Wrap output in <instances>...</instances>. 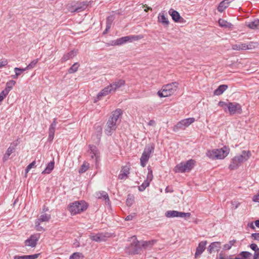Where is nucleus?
<instances>
[{"instance_id":"obj_43","label":"nucleus","mask_w":259,"mask_h":259,"mask_svg":"<svg viewBox=\"0 0 259 259\" xmlns=\"http://www.w3.org/2000/svg\"><path fill=\"white\" fill-rule=\"evenodd\" d=\"M257 45V42H249L247 45L245 44L246 50H251L255 48Z\"/></svg>"},{"instance_id":"obj_8","label":"nucleus","mask_w":259,"mask_h":259,"mask_svg":"<svg viewBox=\"0 0 259 259\" xmlns=\"http://www.w3.org/2000/svg\"><path fill=\"white\" fill-rule=\"evenodd\" d=\"M131 239L132 242L127 247V251L131 254H138L141 249L140 242L137 240L135 236L131 237Z\"/></svg>"},{"instance_id":"obj_23","label":"nucleus","mask_w":259,"mask_h":259,"mask_svg":"<svg viewBox=\"0 0 259 259\" xmlns=\"http://www.w3.org/2000/svg\"><path fill=\"white\" fill-rule=\"evenodd\" d=\"M233 1V0H224L221 2L218 7V11L223 12L229 6V4Z\"/></svg>"},{"instance_id":"obj_36","label":"nucleus","mask_w":259,"mask_h":259,"mask_svg":"<svg viewBox=\"0 0 259 259\" xmlns=\"http://www.w3.org/2000/svg\"><path fill=\"white\" fill-rule=\"evenodd\" d=\"M149 182L145 180L144 182L142 183V184L139 186V190L141 192L144 191L145 190V189L149 186Z\"/></svg>"},{"instance_id":"obj_38","label":"nucleus","mask_w":259,"mask_h":259,"mask_svg":"<svg viewBox=\"0 0 259 259\" xmlns=\"http://www.w3.org/2000/svg\"><path fill=\"white\" fill-rule=\"evenodd\" d=\"M78 67H79V64L77 63H75L68 69V73H73L76 72L78 69Z\"/></svg>"},{"instance_id":"obj_35","label":"nucleus","mask_w":259,"mask_h":259,"mask_svg":"<svg viewBox=\"0 0 259 259\" xmlns=\"http://www.w3.org/2000/svg\"><path fill=\"white\" fill-rule=\"evenodd\" d=\"M155 242V240H151L149 241H143L140 242L141 247H143L144 248H147L148 247H151Z\"/></svg>"},{"instance_id":"obj_6","label":"nucleus","mask_w":259,"mask_h":259,"mask_svg":"<svg viewBox=\"0 0 259 259\" xmlns=\"http://www.w3.org/2000/svg\"><path fill=\"white\" fill-rule=\"evenodd\" d=\"M155 146L153 143L146 145L140 158V164L144 167L146 166L151 155L154 153Z\"/></svg>"},{"instance_id":"obj_26","label":"nucleus","mask_w":259,"mask_h":259,"mask_svg":"<svg viewBox=\"0 0 259 259\" xmlns=\"http://www.w3.org/2000/svg\"><path fill=\"white\" fill-rule=\"evenodd\" d=\"M96 197L98 199H103L105 202L109 203L110 200L107 193L105 191L98 192L96 194Z\"/></svg>"},{"instance_id":"obj_10","label":"nucleus","mask_w":259,"mask_h":259,"mask_svg":"<svg viewBox=\"0 0 259 259\" xmlns=\"http://www.w3.org/2000/svg\"><path fill=\"white\" fill-rule=\"evenodd\" d=\"M165 215L169 218L175 217L187 218L190 217L191 213L190 212H180L177 210H168L165 212Z\"/></svg>"},{"instance_id":"obj_13","label":"nucleus","mask_w":259,"mask_h":259,"mask_svg":"<svg viewBox=\"0 0 259 259\" xmlns=\"http://www.w3.org/2000/svg\"><path fill=\"white\" fill-rule=\"evenodd\" d=\"M39 237V234L31 235L28 239L25 241V245L31 247H35Z\"/></svg>"},{"instance_id":"obj_4","label":"nucleus","mask_w":259,"mask_h":259,"mask_svg":"<svg viewBox=\"0 0 259 259\" xmlns=\"http://www.w3.org/2000/svg\"><path fill=\"white\" fill-rule=\"evenodd\" d=\"M178 86L177 82H173L164 85L162 87V90L157 92V94L161 98L169 96L177 91Z\"/></svg>"},{"instance_id":"obj_25","label":"nucleus","mask_w":259,"mask_h":259,"mask_svg":"<svg viewBox=\"0 0 259 259\" xmlns=\"http://www.w3.org/2000/svg\"><path fill=\"white\" fill-rule=\"evenodd\" d=\"M51 218V214L45 213L40 215V217L37 218L35 221H36V223L38 224V223H41L42 222H48Z\"/></svg>"},{"instance_id":"obj_28","label":"nucleus","mask_w":259,"mask_h":259,"mask_svg":"<svg viewBox=\"0 0 259 259\" xmlns=\"http://www.w3.org/2000/svg\"><path fill=\"white\" fill-rule=\"evenodd\" d=\"M228 89V85L226 84H222L220 85L213 92L214 95L219 96L222 94Z\"/></svg>"},{"instance_id":"obj_21","label":"nucleus","mask_w":259,"mask_h":259,"mask_svg":"<svg viewBox=\"0 0 259 259\" xmlns=\"http://www.w3.org/2000/svg\"><path fill=\"white\" fill-rule=\"evenodd\" d=\"M206 244V241H201L199 243L195 254V257L200 255L203 252L205 249V246Z\"/></svg>"},{"instance_id":"obj_15","label":"nucleus","mask_w":259,"mask_h":259,"mask_svg":"<svg viewBox=\"0 0 259 259\" xmlns=\"http://www.w3.org/2000/svg\"><path fill=\"white\" fill-rule=\"evenodd\" d=\"M57 123V118H55L50 125L49 130L48 141H53L54 139Z\"/></svg>"},{"instance_id":"obj_49","label":"nucleus","mask_w":259,"mask_h":259,"mask_svg":"<svg viewBox=\"0 0 259 259\" xmlns=\"http://www.w3.org/2000/svg\"><path fill=\"white\" fill-rule=\"evenodd\" d=\"M15 149V146H10L8 148L6 153L7 154V155H9L10 156V155L14 151Z\"/></svg>"},{"instance_id":"obj_32","label":"nucleus","mask_w":259,"mask_h":259,"mask_svg":"<svg viewBox=\"0 0 259 259\" xmlns=\"http://www.w3.org/2000/svg\"><path fill=\"white\" fill-rule=\"evenodd\" d=\"M55 162L54 161L50 162L45 169L42 172L43 174H49L53 170L54 168Z\"/></svg>"},{"instance_id":"obj_1","label":"nucleus","mask_w":259,"mask_h":259,"mask_svg":"<svg viewBox=\"0 0 259 259\" xmlns=\"http://www.w3.org/2000/svg\"><path fill=\"white\" fill-rule=\"evenodd\" d=\"M122 114L120 109H117L112 112L109 118L105 128V133L108 136H111L117 128L116 123L119 116Z\"/></svg>"},{"instance_id":"obj_19","label":"nucleus","mask_w":259,"mask_h":259,"mask_svg":"<svg viewBox=\"0 0 259 259\" xmlns=\"http://www.w3.org/2000/svg\"><path fill=\"white\" fill-rule=\"evenodd\" d=\"M130 174V167L127 166H123L122 167L120 174L118 175V179L123 180L127 177Z\"/></svg>"},{"instance_id":"obj_7","label":"nucleus","mask_w":259,"mask_h":259,"mask_svg":"<svg viewBox=\"0 0 259 259\" xmlns=\"http://www.w3.org/2000/svg\"><path fill=\"white\" fill-rule=\"evenodd\" d=\"M195 164V161L190 159L186 162H182L177 164L175 167V171L176 172H185L190 171Z\"/></svg>"},{"instance_id":"obj_44","label":"nucleus","mask_w":259,"mask_h":259,"mask_svg":"<svg viewBox=\"0 0 259 259\" xmlns=\"http://www.w3.org/2000/svg\"><path fill=\"white\" fill-rule=\"evenodd\" d=\"M37 62L38 59H35L31 61L26 67L27 70L32 69L35 67Z\"/></svg>"},{"instance_id":"obj_30","label":"nucleus","mask_w":259,"mask_h":259,"mask_svg":"<svg viewBox=\"0 0 259 259\" xmlns=\"http://www.w3.org/2000/svg\"><path fill=\"white\" fill-rule=\"evenodd\" d=\"M39 254H34L32 255H15L14 256V259H36Z\"/></svg>"},{"instance_id":"obj_46","label":"nucleus","mask_w":259,"mask_h":259,"mask_svg":"<svg viewBox=\"0 0 259 259\" xmlns=\"http://www.w3.org/2000/svg\"><path fill=\"white\" fill-rule=\"evenodd\" d=\"M251 254L249 252H248V251H242L240 253V255L244 258H247L249 257H250L251 256Z\"/></svg>"},{"instance_id":"obj_29","label":"nucleus","mask_w":259,"mask_h":259,"mask_svg":"<svg viewBox=\"0 0 259 259\" xmlns=\"http://www.w3.org/2000/svg\"><path fill=\"white\" fill-rule=\"evenodd\" d=\"M218 22L219 25L222 27L232 28L233 26V25L231 23L228 22L226 20L223 19H220Z\"/></svg>"},{"instance_id":"obj_48","label":"nucleus","mask_w":259,"mask_h":259,"mask_svg":"<svg viewBox=\"0 0 259 259\" xmlns=\"http://www.w3.org/2000/svg\"><path fill=\"white\" fill-rule=\"evenodd\" d=\"M40 223H36V221H35V228L38 231H43L45 230L44 228L40 226Z\"/></svg>"},{"instance_id":"obj_63","label":"nucleus","mask_w":259,"mask_h":259,"mask_svg":"<svg viewBox=\"0 0 259 259\" xmlns=\"http://www.w3.org/2000/svg\"><path fill=\"white\" fill-rule=\"evenodd\" d=\"M155 123V122L154 120H150L149 122L148 123V124L150 126H152V125H154Z\"/></svg>"},{"instance_id":"obj_20","label":"nucleus","mask_w":259,"mask_h":259,"mask_svg":"<svg viewBox=\"0 0 259 259\" xmlns=\"http://www.w3.org/2000/svg\"><path fill=\"white\" fill-rule=\"evenodd\" d=\"M221 248L220 242H214L211 243L207 248V251L209 253H211L213 251H218Z\"/></svg>"},{"instance_id":"obj_64","label":"nucleus","mask_w":259,"mask_h":259,"mask_svg":"<svg viewBox=\"0 0 259 259\" xmlns=\"http://www.w3.org/2000/svg\"><path fill=\"white\" fill-rule=\"evenodd\" d=\"M35 164V161H33L32 162H31V163H30L28 165H27L28 166V168H29L30 169H31L33 166H34Z\"/></svg>"},{"instance_id":"obj_14","label":"nucleus","mask_w":259,"mask_h":259,"mask_svg":"<svg viewBox=\"0 0 259 259\" xmlns=\"http://www.w3.org/2000/svg\"><path fill=\"white\" fill-rule=\"evenodd\" d=\"M168 13L171 16L172 20L175 22L182 23L184 22V18L181 17L178 12L174 10L173 9H170L168 11Z\"/></svg>"},{"instance_id":"obj_59","label":"nucleus","mask_w":259,"mask_h":259,"mask_svg":"<svg viewBox=\"0 0 259 259\" xmlns=\"http://www.w3.org/2000/svg\"><path fill=\"white\" fill-rule=\"evenodd\" d=\"M252 200L254 201V202H259V197H258V195H254L252 198Z\"/></svg>"},{"instance_id":"obj_24","label":"nucleus","mask_w":259,"mask_h":259,"mask_svg":"<svg viewBox=\"0 0 259 259\" xmlns=\"http://www.w3.org/2000/svg\"><path fill=\"white\" fill-rule=\"evenodd\" d=\"M77 50H72L69 53L64 54L63 57L62 58V61L65 62L70 59H72L74 57H75L77 54Z\"/></svg>"},{"instance_id":"obj_34","label":"nucleus","mask_w":259,"mask_h":259,"mask_svg":"<svg viewBox=\"0 0 259 259\" xmlns=\"http://www.w3.org/2000/svg\"><path fill=\"white\" fill-rule=\"evenodd\" d=\"M245 44H238L232 45V49L233 50L240 51L246 50Z\"/></svg>"},{"instance_id":"obj_18","label":"nucleus","mask_w":259,"mask_h":259,"mask_svg":"<svg viewBox=\"0 0 259 259\" xmlns=\"http://www.w3.org/2000/svg\"><path fill=\"white\" fill-rule=\"evenodd\" d=\"M90 150L89 152L91 154V158L92 159L95 158L96 161H97L98 158L99 157V152L97 147L95 145H89Z\"/></svg>"},{"instance_id":"obj_40","label":"nucleus","mask_w":259,"mask_h":259,"mask_svg":"<svg viewBox=\"0 0 259 259\" xmlns=\"http://www.w3.org/2000/svg\"><path fill=\"white\" fill-rule=\"evenodd\" d=\"M236 240H230L228 243H227L224 245V249L225 250H229L232 246L236 243Z\"/></svg>"},{"instance_id":"obj_39","label":"nucleus","mask_w":259,"mask_h":259,"mask_svg":"<svg viewBox=\"0 0 259 259\" xmlns=\"http://www.w3.org/2000/svg\"><path fill=\"white\" fill-rule=\"evenodd\" d=\"M148 174H147V179L146 180L150 183V182L153 179V174H152V170L150 166H149L148 167Z\"/></svg>"},{"instance_id":"obj_54","label":"nucleus","mask_w":259,"mask_h":259,"mask_svg":"<svg viewBox=\"0 0 259 259\" xmlns=\"http://www.w3.org/2000/svg\"><path fill=\"white\" fill-rule=\"evenodd\" d=\"M253 259H259V249L255 250Z\"/></svg>"},{"instance_id":"obj_16","label":"nucleus","mask_w":259,"mask_h":259,"mask_svg":"<svg viewBox=\"0 0 259 259\" xmlns=\"http://www.w3.org/2000/svg\"><path fill=\"white\" fill-rule=\"evenodd\" d=\"M125 84V80L122 79H117L109 85L113 92H115L117 89Z\"/></svg>"},{"instance_id":"obj_61","label":"nucleus","mask_w":259,"mask_h":259,"mask_svg":"<svg viewBox=\"0 0 259 259\" xmlns=\"http://www.w3.org/2000/svg\"><path fill=\"white\" fill-rule=\"evenodd\" d=\"M15 74L12 75V76L13 78L16 79L20 75V72H18L17 71H15Z\"/></svg>"},{"instance_id":"obj_55","label":"nucleus","mask_w":259,"mask_h":259,"mask_svg":"<svg viewBox=\"0 0 259 259\" xmlns=\"http://www.w3.org/2000/svg\"><path fill=\"white\" fill-rule=\"evenodd\" d=\"M251 237L254 240H259V233L252 234Z\"/></svg>"},{"instance_id":"obj_31","label":"nucleus","mask_w":259,"mask_h":259,"mask_svg":"<svg viewBox=\"0 0 259 259\" xmlns=\"http://www.w3.org/2000/svg\"><path fill=\"white\" fill-rule=\"evenodd\" d=\"M246 25L252 29H257L259 28V19H255L254 21L248 22Z\"/></svg>"},{"instance_id":"obj_58","label":"nucleus","mask_w":259,"mask_h":259,"mask_svg":"<svg viewBox=\"0 0 259 259\" xmlns=\"http://www.w3.org/2000/svg\"><path fill=\"white\" fill-rule=\"evenodd\" d=\"M123 44L122 43L121 40L120 38H118L117 39H116L115 42H114V45H122Z\"/></svg>"},{"instance_id":"obj_41","label":"nucleus","mask_w":259,"mask_h":259,"mask_svg":"<svg viewBox=\"0 0 259 259\" xmlns=\"http://www.w3.org/2000/svg\"><path fill=\"white\" fill-rule=\"evenodd\" d=\"M230 102H224V101H220L219 103H218V106H219L220 107H222L225 112L227 111V109L228 110V107H229V103Z\"/></svg>"},{"instance_id":"obj_56","label":"nucleus","mask_w":259,"mask_h":259,"mask_svg":"<svg viewBox=\"0 0 259 259\" xmlns=\"http://www.w3.org/2000/svg\"><path fill=\"white\" fill-rule=\"evenodd\" d=\"M135 216V213H133V214H130V215H128L126 218H125V220L126 221H131L132 220L134 217Z\"/></svg>"},{"instance_id":"obj_2","label":"nucleus","mask_w":259,"mask_h":259,"mask_svg":"<svg viewBox=\"0 0 259 259\" xmlns=\"http://www.w3.org/2000/svg\"><path fill=\"white\" fill-rule=\"evenodd\" d=\"M250 151L243 150L241 154L236 156L232 159V162L229 165V168L232 170L236 169L241 165V164L248 160L251 156Z\"/></svg>"},{"instance_id":"obj_42","label":"nucleus","mask_w":259,"mask_h":259,"mask_svg":"<svg viewBox=\"0 0 259 259\" xmlns=\"http://www.w3.org/2000/svg\"><path fill=\"white\" fill-rule=\"evenodd\" d=\"M114 19V18L113 16H108L106 19V26L108 27L111 28Z\"/></svg>"},{"instance_id":"obj_22","label":"nucleus","mask_w":259,"mask_h":259,"mask_svg":"<svg viewBox=\"0 0 259 259\" xmlns=\"http://www.w3.org/2000/svg\"><path fill=\"white\" fill-rule=\"evenodd\" d=\"M112 92H113V91L111 90V88L110 85H109L107 87H105V88H104L101 92H100L98 93L97 98L98 100H99L100 99V97H101L102 96H106Z\"/></svg>"},{"instance_id":"obj_47","label":"nucleus","mask_w":259,"mask_h":259,"mask_svg":"<svg viewBox=\"0 0 259 259\" xmlns=\"http://www.w3.org/2000/svg\"><path fill=\"white\" fill-rule=\"evenodd\" d=\"M88 165H86L85 163H83L80 168L79 169V173H83V172H84L85 171H86L88 169Z\"/></svg>"},{"instance_id":"obj_17","label":"nucleus","mask_w":259,"mask_h":259,"mask_svg":"<svg viewBox=\"0 0 259 259\" xmlns=\"http://www.w3.org/2000/svg\"><path fill=\"white\" fill-rule=\"evenodd\" d=\"M107 236L103 233H98L96 234H91L90 238L96 242H102L106 240Z\"/></svg>"},{"instance_id":"obj_9","label":"nucleus","mask_w":259,"mask_h":259,"mask_svg":"<svg viewBox=\"0 0 259 259\" xmlns=\"http://www.w3.org/2000/svg\"><path fill=\"white\" fill-rule=\"evenodd\" d=\"M228 110L230 115L240 114L242 112L241 106L236 102H229Z\"/></svg>"},{"instance_id":"obj_5","label":"nucleus","mask_w":259,"mask_h":259,"mask_svg":"<svg viewBox=\"0 0 259 259\" xmlns=\"http://www.w3.org/2000/svg\"><path fill=\"white\" fill-rule=\"evenodd\" d=\"M88 205L84 201H77L71 203L68 206V210L72 215L80 213L87 209Z\"/></svg>"},{"instance_id":"obj_50","label":"nucleus","mask_w":259,"mask_h":259,"mask_svg":"<svg viewBox=\"0 0 259 259\" xmlns=\"http://www.w3.org/2000/svg\"><path fill=\"white\" fill-rule=\"evenodd\" d=\"M12 88L6 85V88L2 92L5 95H7L9 92L12 90Z\"/></svg>"},{"instance_id":"obj_51","label":"nucleus","mask_w":259,"mask_h":259,"mask_svg":"<svg viewBox=\"0 0 259 259\" xmlns=\"http://www.w3.org/2000/svg\"><path fill=\"white\" fill-rule=\"evenodd\" d=\"M27 69L26 68V67L25 68H18V67H15L14 68V71H17L18 72H20V74L23 72L24 71L27 70Z\"/></svg>"},{"instance_id":"obj_37","label":"nucleus","mask_w":259,"mask_h":259,"mask_svg":"<svg viewBox=\"0 0 259 259\" xmlns=\"http://www.w3.org/2000/svg\"><path fill=\"white\" fill-rule=\"evenodd\" d=\"M134 202V196L133 195H128L126 200V204L128 206H131Z\"/></svg>"},{"instance_id":"obj_53","label":"nucleus","mask_w":259,"mask_h":259,"mask_svg":"<svg viewBox=\"0 0 259 259\" xmlns=\"http://www.w3.org/2000/svg\"><path fill=\"white\" fill-rule=\"evenodd\" d=\"M250 247L251 248V249H252L254 251H255V250H257V249H259V248L257 247L256 244H254V243L251 244L250 245Z\"/></svg>"},{"instance_id":"obj_57","label":"nucleus","mask_w":259,"mask_h":259,"mask_svg":"<svg viewBox=\"0 0 259 259\" xmlns=\"http://www.w3.org/2000/svg\"><path fill=\"white\" fill-rule=\"evenodd\" d=\"M8 64V61L7 60H4L0 62V68L2 67L5 66Z\"/></svg>"},{"instance_id":"obj_33","label":"nucleus","mask_w":259,"mask_h":259,"mask_svg":"<svg viewBox=\"0 0 259 259\" xmlns=\"http://www.w3.org/2000/svg\"><path fill=\"white\" fill-rule=\"evenodd\" d=\"M158 22L162 23L164 26H168L169 24V21L168 19L165 17L163 14H159L158 17Z\"/></svg>"},{"instance_id":"obj_45","label":"nucleus","mask_w":259,"mask_h":259,"mask_svg":"<svg viewBox=\"0 0 259 259\" xmlns=\"http://www.w3.org/2000/svg\"><path fill=\"white\" fill-rule=\"evenodd\" d=\"M82 256V254L80 252H74L70 256V259H79V258Z\"/></svg>"},{"instance_id":"obj_62","label":"nucleus","mask_w":259,"mask_h":259,"mask_svg":"<svg viewBox=\"0 0 259 259\" xmlns=\"http://www.w3.org/2000/svg\"><path fill=\"white\" fill-rule=\"evenodd\" d=\"M15 74L12 75V76L13 78L16 79L20 75V72H18L17 71H15Z\"/></svg>"},{"instance_id":"obj_52","label":"nucleus","mask_w":259,"mask_h":259,"mask_svg":"<svg viewBox=\"0 0 259 259\" xmlns=\"http://www.w3.org/2000/svg\"><path fill=\"white\" fill-rule=\"evenodd\" d=\"M16 81L13 80H11L7 82L6 85L10 87V88H13V87L15 84Z\"/></svg>"},{"instance_id":"obj_3","label":"nucleus","mask_w":259,"mask_h":259,"mask_svg":"<svg viewBox=\"0 0 259 259\" xmlns=\"http://www.w3.org/2000/svg\"><path fill=\"white\" fill-rule=\"evenodd\" d=\"M229 153V149L224 146L221 149L208 150L206 155L212 159H222L226 157Z\"/></svg>"},{"instance_id":"obj_11","label":"nucleus","mask_w":259,"mask_h":259,"mask_svg":"<svg viewBox=\"0 0 259 259\" xmlns=\"http://www.w3.org/2000/svg\"><path fill=\"white\" fill-rule=\"evenodd\" d=\"M88 4L87 2H77L73 6H69V10L72 13L80 12L83 11L87 8Z\"/></svg>"},{"instance_id":"obj_12","label":"nucleus","mask_w":259,"mask_h":259,"mask_svg":"<svg viewBox=\"0 0 259 259\" xmlns=\"http://www.w3.org/2000/svg\"><path fill=\"white\" fill-rule=\"evenodd\" d=\"M194 118H188L183 119L175 126V130L185 129L186 127H188L190 124L194 122Z\"/></svg>"},{"instance_id":"obj_27","label":"nucleus","mask_w":259,"mask_h":259,"mask_svg":"<svg viewBox=\"0 0 259 259\" xmlns=\"http://www.w3.org/2000/svg\"><path fill=\"white\" fill-rule=\"evenodd\" d=\"M141 37L138 35H130L119 38L123 44L127 41H132L133 40H138Z\"/></svg>"},{"instance_id":"obj_60","label":"nucleus","mask_w":259,"mask_h":259,"mask_svg":"<svg viewBox=\"0 0 259 259\" xmlns=\"http://www.w3.org/2000/svg\"><path fill=\"white\" fill-rule=\"evenodd\" d=\"M6 97V95L1 92L0 93V102H2Z\"/></svg>"}]
</instances>
